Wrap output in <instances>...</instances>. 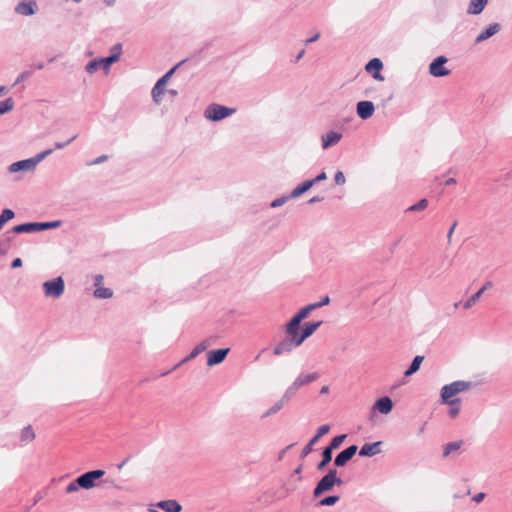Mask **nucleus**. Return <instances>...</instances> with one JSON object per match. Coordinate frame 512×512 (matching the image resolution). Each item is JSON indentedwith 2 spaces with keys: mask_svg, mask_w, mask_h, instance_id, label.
Here are the masks:
<instances>
[{
  "mask_svg": "<svg viewBox=\"0 0 512 512\" xmlns=\"http://www.w3.org/2000/svg\"><path fill=\"white\" fill-rule=\"evenodd\" d=\"M301 321L297 320L296 317H292L290 321L286 324L285 332L287 336L297 338L300 336L299 326Z\"/></svg>",
  "mask_w": 512,
  "mask_h": 512,
  "instance_id": "obj_24",
  "label": "nucleus"
},
{
  "mask_svg": "<svg viewBox=\"0 0 512 512\" xmlns=\"http://www.w3.org/2000/svg\"><path fill=\"white\" fill-rule=\"evenodd\" d=\"M329 302H330V298L328 295H326L321 301H319V303L322 305V307L329 304Z\"/></svg>",
  "mask_w": 512,
  "mask_h": 512,
  "instance_id": "obj_64",
  "label": "nucleus"
},
{
  "mask_svg": "<svg viewBox=\"0 0 512 512\" xmlns=\"http://www.w3.org/2000/svg\"><path fill=\"white\" fill-rule=\"evenodd\" d=\"M457 395V392L455 391V388L454 386L450 383V384H447V385H444L442 388H441V393H440V396H441V401L443 404H447V405H450V406H453V405H460L461 404V400L459 398H454L452 399L453 396Z\"/></svg>",
  "mask_w": 512,
  "mask_h": 512,
  "instance_id": "obj_10",
  "label": "nucleus"
},
{
  "mask_svg": "<svg viewBox=\"0 0 512 512\" xmlns=\"http://www.w3.org/2000/svg\"><path fill=\"white\" fill-rule=\"evenodd\" d=\"M456 226H457V222H454V223L452 224V226L450 227V229H449V231H448V234H447L448 242H450V241H451L452 234H453V232H454V230H455V227H456Z\"/></svg>",
  "mask_w": 512,
  "mask_h": 512,
  "instance_id": "obj_59",
  "label": "nucleus"
},
{
  "mask_svg": "<svg viewBox=\"0 0 512 512\" xmlns=\"http://www.w3.org/2000/svg\"><path fill=\"white\" fill-rule=\"evenodd\" d=\"M184 61L179 62L177 65L172 67L168 72H166L154 85L151 91L152 99L156 104H160L162 100V96L165 92V86L168 82V80L172 77V75L175 73L177 68L183 63Z\"/></svg>",
  "mask_w": 512,
  "mask_h": 512,
  "instance_id": "obj_3",
  "label": "nucleus"
},
{
  "mask_svg": "<svg viewBox=\"0 0 512 512\" xmlns=\"http://www.w3.org/2000/svg\"><path fill=\"white\" fill-rule=\"evenodd\" d=\"M76 138H77V135H74V136H72L70 139H68V140H67V141H65V142H56V143L54 144V149H53V151H54L55 149H63V148H65L67 145H69L71 142H73Z\"/></svg>",
  "mask_w": 512,
  "mask_h": 512,
  "instance_id": "obj_49",
  "label": "nucleus"
},
{
  "mask_svg": "<svg viewBox=\"0 0 512 512\" xmlns=\"http://www.w3.org/2000/svg\"><path fill=\"white\" fill-rule=\"evenodd\" d=\"M31 74H32V73H31L30 71H23V72H21V73L18 75V77H17V79H16V81H15V84H18V83H20V82L25 81L26 79H28V78L31 76Z\"/></svg>",
  "mask_w": 512,
  "mask_h": 512,
  "instance_id": "obj_53",
  "label": "nucleus"
},
{
  "mask_svg": "<svg viewBox=\"0 0 512 512\" xmlns=\"http://www.w3.org/2000/svg\"><path fill=\"white\" fill-rule=\"evenodd\" d=\"M53 153V149H46L38 154H36L34 157L20 160L17 162L12 163L8 167V171L10 173H15L19 171H34L36 166L47 156Z\"/></svg>",
  "mask_w": 512,
  "mask_h": 512,
  "instance_id": "obj_1",
  "label": "nucleus"
},
{
  "mask_svg": "<svg viewBox=\"0 0 512 512\" xmlns=\"http://www.w3.org/2000/svg\"><path fill=\"white\" fill-rule=\"evenodd\" d=\"M342 139V134L336 131H329L322 135V148L328 149L331 146L336 145Z\"/></svg>",
  "mask_w": 512,
  "mask_h": 512,
  "instance_id": "obj_17",
  "label": "nucleus"
},
{
  "mask_svg": "<svg viewBox=\"0 0 512 512\" xmlns=\"http://www.w3.org/2000/svg\"><path fill=\"white\" fill-rule=\"evenodd\" d=\"M501 30V25L499 23L490 24L485 30H483L475 39V43L479 44L490 37L494 36Z\"/></svg>",
  "mask_w": 512,
  "mask_h": 512,
  "instance_id": "obj_16",
  "label": "nucleus"
},
{
  "mask_svg": "<svg viewBox=\"0 0 512 512\" xmlns=\"http://www.w3.org/2000/svg\"><path fill=\"white\" fill-rule=\"evenodd\" d=\"M488 4V0H470L469 6L467 9V14L469 15H479L483 12L486 5Z\"/></svg>",
  "mask_w": 512,
  "mask_h": 512,
  "instance_id": "obj_22",
  "label": "nucleus"
},
{
  "mask_svg": "<svg viewBox=\"0 0 512 512\" xmlns=\"http://www.w3.org/2000/svg\"><path fill=\"white\" fill-rule=\"evenodd\" d=\"M322 321L318 322H307L302 329V332L298 338V342H301V344L304 342L305 339L310 337L321 325Z\"/></svg>",
  "mask_w": 512,
  "mask_h": 512,
  "instance_id": "obj_19",
  "label": "nucleus"
},
{
  "mask_svg": "<svg viewBox=\"0 0 512 512\" xmlns=\"http://www.w3.org/2000/svg\"><path fill=\"white\" fill-rule=\"evenodd\" d=\"M320 38V33L317 32L314 36H312L311 38H308L305 40V44L308 45L310 43H313L315 41H317L318 39Z\"/></svg>",
  "mask_w": 512,
  "mask_h": 512,
  "instance_id": "obj_58",
  "label": "nucleus"
},
{
  "mask_svg": "<svg viewBox=\"0 0 512 512\" xmlns=\"http://www.w3.org/2000/svg\"><path fill=\"white\" fill-rule=\"evenodd\" d=\"M61 223L62 222L60 220L50 222H36L37 232L58 228Z\"/></svg>",
  "mask_w": 512,
  "mask_h": 512,
  "instance_id": "obj_31",
  "label": "nucleus"
},
{
  "mask_svg": "<svg viewBox=\"0 0 512 512\" xmlns=\"http://www.w3.org/2000/svg\"><path fill=\"white\" fill-rule=\"evenodd\" d=\"M460 412V405H453L451 406V408L449 409V415L450 417L452 418H455Z\"/></svg>",
  "mask_w": 512,
  "mask_h": 512,
  "instance_id": "obj_55",
  "label": "nucleus"
},
{
  "mask_svg": "<svg viewBox=\"0 0 512 512\" xmlns=\"http://www.w3.org/2000/svg\"><path fill=\"white\" fill-rule=\"evenodd\" d=\"M383 68V63L379 58H373L371 59L365 66V70L369 73H372V77L375 80L383 81L384 77L380 73L381 69Z\"/></svg>",
  "mask_w": 512,
  "mask_h": 512,
  "instance_id": "obj_13",
  "label": "nucleus"
},
{
  "mask_svg": "<svg viewBox=\"0 0 512 512\" xmlns=\"http://www.w3.org/2000/svg\"><path fill=\"white\" fill-rule=\"evenodd\" d=\"M330 431V426L328 424L322 425L317 429L316 435L312 438V442H317L322 436L327 434Z\"/></svg>",
  "mask_w": 512,
  "mask_h": 512,
  "instance_id": "obj_44",
  "label": "nucleus"
},
{
  "mask_svg": "<svg viewBox=\"0 0 512 512\" xmlns=\"http://www.w3.org/2000/svg\"><path fill=\"white\" fill-rule=\"evenodd\" d=\"M15 217V213L13 210L6 208L3 209L0 214V224L3 226L7 221L13 219Z\"/></svg>",
  "mask_w": 512,
  "mask_h": 512,
  "instance_id": "obj_40",
  "label": "nucleus"
},
{
  "mask_svg": "<svg viewBox=\"0 0 512 512\" xmlns=\"http://www.w3.org/2000/svg\"><path fill=\"white\" fill-rule=\"evenodd\" d=\"M428 206V200L423 198L418 201L416 204L411 205L406 209V212H417L426 209Z\"/></svg>",
  "mask_w": 512,
  "mask_h": 512,
  "instance_id": "obj_37",
  "label": "nucleus"
},
{
  "mask_svg": "<svg viewBox=\"0 0 512 512\" xmlns=\"http://www.w3.org/2000/svg\"><path fill=\"white\" fill-rule=\"evenodd\" d=\"M447 62V57L438 56L430 63L429 73L434 77L448 76L451 73V71L444 66Z\"/></svg>",
  "mask_w": 512,
  "mask_h": 512,
  "instance_id": "obj_7",
  "label": "nucleus"
},
{
  "mask_svg": "<svg viewBox=\"0 0 512 512\" xmlns=\"http://www.w3.org/2000/svg\"><path fill=\"white\" fill-rule=\"evenodd\" d=\"M316 442H312V439L305 445V447L302 449L300 457L305 458L307 457L312 451H313V445Z\"/></svg>",
  "mask_w": 512,
  "mask_h": 512,
  "instance_id": "obj_48",
  "label": "nucleus"
},
{
  "mask_svg": "<svg viewBox=\"0 0 512 512\" xmlns=\"http://www.w3.org/2000/svg\"><path fill=\"white\" fill-rule=\"evenodd\" d=\"M483 289H479L476 293H474L470 298H468L464 304V309H470L482 296Z\"/></svg>",
  "mask_w": 512,
  "mask_h": 512,
  "instance_id": "obj_35",
  "label": "nucleus"
},
{
  "mask_svg": "<svg viewBox=\"0 0 512 512\" xmlns=\"http://www.w3.org/2000/svg\"><path fill=\"white\" fill-rule=\"evenodd\" d=\"M212 343H213V339L212 338H207V339H204L203 341H201L199 344H197L192 349V351L180 363H178L177 365H175L173 367V370L177 369L182 364H184V363H186L188 361H191L194 358H196L200 353L204 352L209 346H211Z\"/></svg>",
  "mask_w": 512,
  "mask_h": 512,
  "instance_id": "obj_9",
  "label": "nucleus"
},
{
  "mask_svg": "<svg viewBox=\"0 0 512 512\" xmlns=\"http://www.w3.org/2000/svg\"><path fill=\"white\" fill-rule=\"evenodd\" d=\"M356 111L361 119L366 120L373 115L375 106L371 101H360L357 103Z\"/></svg>",
  "mask_w": 512,
  "mask_h": 512,
  "instance_id": "obj_14",
  "label": "nucleus"
},
{
  "mask_svg": "<svg viewBox=\"0 0 512 512\" xmlns=\"http://www.w3.org/2000/svg\"><path fill=\"white\" fill-rule=\"evenodd\" d=\"M113 292L110 288L97 287L94 291V296L99 299H108L112 297Z\"/></svg>",
  "mask_w": 512,
  "mask_h": 512,
  "instance_id": "obj_33",
  "label": "nucleus"
},
{
  "mask_svg": "<svg viewBox=\"0 0 512 512\" xmlns=\"http://www.w3.org/2000/svg\"><path fill=\"white\" fill-rule=\"evenodd\" d=\"M381 445V442L378 441V442H374V443H370V444H364L360 451H359V455L361 457H372V456H375L377 454L380 453V448L379 446Z\"/></svg>",
  "mask_w": 512,
  "mask_h": 512,
  "instance_id": "obj_20",
  "label": "nucleus"
},
{
  "mask_svg": "<svg viewBox=\"0 0 512 512\" xmlns=\"http://www.w3.org/2000/svg\"><path fill=\"white\" fill-rule=\"evenodd\" d=\"M485 497V494L484 493H478L476 494L474 497H473V501L479 503L481 502Z\"/></svg>",
  "mask_w": 512,
  "mask_h": 512,
  "instance_id": "obj_60",
  "label": "nucleus"
},
{
  "mask_svg": "<svg viewBox=\"0 0 512 512\" xmlns=\"http://www.w3.org/2000/svg\"><path fill=\"white\" fill-rule=\"evenodd\" d=\"M14 108V100L12 98H7L4 101L0 102V114H5L13 110Z\"/></svg>",
  "mask_w": 512,
  "mask_h": 512,
  "instance_id": "obj_38",
  "label": "nucleus"
},
{
  "mask_svg": "<svg viewBox=\"0 0 512 512\" xmlns=\"http://www.w3.org/2000/svg\"><path fill=\"white\" fill-rule=\"evenodd\" d=\"M22 263H23V262H22L21 258H16V259H14V260L12 261V263H11V267H12L13 269L20 268V267L22 266Z\"/></svg>",
  "mask_w": 512,
  "mask_h": 512,
  "instance_id": "obj_57",
  "label": "nucleus"
},
{
  "mask_svg": "<svg viewBox=\"0 0 512 512\" xmlns=\"http://www.w3.org/2000/svg\"><path fill=\"white\" fill-rule=\"evenodd\" d=\"M299 388L292 383L284 392L281 399L287 404L289 401L292 400V398L297 394V391Z\"/></svg>",
  "mask_w": 512,
  "mask_h": 512,
  "instance_id": "obj_32",
  "label": "nucleus"
},
{
  "mask_svg": "<svg viewBox=\"0 0 512 512\" xmlns=\"http://www.w3.org/2000/svg\"><path fill=\"white\" fill-rule=\"evenodd\" d=\"M286 403L280 398L277 402L274 403L265 413L262 414L261 418L265 419L270 417L273 414H276L280 411Z\"/></svg>",
  "mask_w": 512,
  "mask_h": 512,
  "instance_id": "obj_29",
  "label": "nucleus"
},
{
  "mask_svg": "<svg viewBox=\"0 0 512 512\" xmlns=\"http://www.w3.org/2000/svg\"><path fill=\"white\" fill-rule=\"evenodd\" d=\"M332 460V452L326 447L322 451V460L317 464V469L322 471Z\"/></svg>",
  "mask_w": 512,
  "mask_h": 512,
  "instance_id": "obj_27",
  "label": "nucleus"
},
{
  "mask_svg": "<svg viewBox=\"0 0 512 512\" xmlns=\"http://www.w3.org/2000/svg\"><path fill=\"white\" fill-rule=\"evenodd\" d=\"M493 286V283L491 281H487L480 289H483V293L491 288Z\"/></svg>",
  "mask_w": 512,
  "mask_h": 512,
  "instance_id": "obj_62",
  "label": "nucleus"
},
{
  "mask_svg": "<svg viewBox=\"0 0 512 512\" xmlns=\"http://www.w3.org/2000/svg\"><path fill=\"white\" fill-rule=\"evenodd\" d=\"M13 240V237L7 236V238L0 242V254L4 255L9 249V243Z\"/></svg>",
  "mask_w": 512,
  "mask_h": 512,
  "instance_id": "obj_47",
  "label": "nucleus"
},
{
  "mask_svg": "<svg viewBox=\"0 0 512 512\" xmlns=\"http://www.w3.org/2000/svg\"><path fill=\"white\" fill-rule=\"evenodd\" d=\"M65 290V283L61 276L43 283V291L46 297L58 299Z\"/></svg>",
  "mask_w": 512,
  "mask_h": 512,
  "instance_id": "obj_5",
  "label": "nucleus"
},
{
  "mask_svg": "<svg viewBox=\"0 0 512 512\" xmlns=\"http://www.w3.org/2000/svg\"><path fill=\"white\" fill-rule=\"evenodd\" d=\"M99 68H102L101 67V62H100V59H94L92 61H90L87 65H86V71L89 73V74H93L94 72H96Z\"/></svg>",
  "mask_w": 512,
  "mask_h": 512,
  "instance_id": "obj_43",
  "label": "nucleus"
},
{
  "mask_svg": "<svg viewBox=\"0 0 512 512\" xmlns=\"http://www.w3.org/2000/svg\"><path fill=\"white\" fill-rule=\"evenodd\" d=\"M104 474L105 471L100 469L88 471L77 477V485L86 490L91 489L97 485L96 480L104 476Z\"/></svg>",
  "mask_w": 512,
  "mask_h": 512,
  "instance_id": "obj_6",
  "label": "nucleus"
},
{
  "mask_svg": "<svg viewBox=\"0 0 512 512\" xmlns=\"http://www.w3.org/2000/svg\"><path fill=\"white\" fill-rule=\"evenodd\" d=\"M292 197H289V195L287 196H282V197H279V198H276L275 200H273L270 204V206L272 208H278L282 205H284L289 199H291Z\"/></svg>",
  "mask_w": 512,
  "mask_h": 512,
  "instance_id": "obj_46",
  "label": "nucleus"
},
{
  "mask_svg": "<svg viewBox=\"0 0 512 512\" xmlns=\"http://www.w3.org/2000/svg\"><path fill=\"white\" fill-rule=\"evenodd\" d=\"M235 112V108H229L220 104L213 103L206 108L204 116L212 121H220L226 117L231 116Z\"/></svg>",
  "mask_w": 512,
  "mask_h": 512,
  "instance_id": "obj_4",
  "label": "nucleus"
},
{
  "mask_svg": "<svg viewBox=\"0 0 512 512\" xmlns=\"http://www.w3.org/2000/svg\"><path fill=\"white\" fill-rule=\"evenodd\" d=\"M308 306L310 307L311 311L322 307V305L319 302L309 304Z\"/></svg>",
  "mask_w": 512,
  "mask_h": 512,
  "instance_id": "obj_63",
  "label": "nucleus"
},
{
  "mask_svg": "<svg viewBox=\"0 0 512 512\" xmlns=\"http://www.w3.org/2000/svg\"><path fill=\"white\" fill-rule=\"evenodd\" d=\"M156 507L164 510L165 512H181V504L173 499L162 500L156 503Z\"/></svg>",
  "mask_w": 512,
  "mask_h": 512,
  "instance_id": "obj_18",
  "label": "nucleus"
},
{
  "mask_svg": "<svg viewBox=\"0 0 512 512\" xmlns=\"http://www.w3.org/2000/svg\"><path fill=\"white\" fill-rule=\"evenodd\" d=\"M100 62H101V67L105 70V71H108L110 66L117 62V57L116 56H108V57H105V58H101L100 59Z\"/></svg>",
  "mask_w": 512,
  "mask_h": 512,
  "instance_id": "obj_42",
  "label": "nucleus"
},
{
  "mask_svg": "<svg viewBox=\"0 0 512 512\" xmlns=\"http://www.w3.org/2000/svg\"><path fill=\"white\" fill-rule=\"evenodd\" d=\"M35 439V433L31 426L25 427L21 432L22 442H31Z\"/></svg>",
  "mask_w": 512,
  "mask_h": 512,
  "instance_id": "obj_36",
  "label": "nucleus"
},
{
  "mask_svg": "<svg viewBox=\"0 0 512 512\" xmlns=\"http://www.w3.org/2000/svg\"><path fill=\"white\" fill-rule=\"evenodd\" d=\"M230 349L222 348L217 350H211L207 353V365L215 366L222 363L227 357Z\"/></svg>",
  "mask_w": 512,
  "mask_h": 512,
  "instance_id": "obj_12",
  "label": "nucleus"
},
{
  "mask_svg": "<svg viewBox=\"0 0 512 512\" xmlns=\"http://www.w3.org/2000/svg\"><path fill=\"white\" fill-rule=\"evenodd\" d=\"M374 407L382 414H388L392 411L393 403L388 396H384L375 402Z\"/></svg>",
  "mask_w": 512,
  "mask_h": 512,
  "instance_id": "obj_23",
  "label": "nucleus"
},
{
  "mask_svg": "<svg viewBox=\"0 0 512 512\" xmlns=\"http://www.w3.org/2000/svg\"><path fill=\"white\" fill-rule=\"evenodd\" d=\"M423 359H424L423 356H420V355L415 356L412 363L410 364L408 369L405 371L404 375L410 376V375L414 374L415 372H417L420 368V365H421Z\"/></svg>",
  "mask_w": 512,
  "mask_h": 512,
  "instance_id": "obj_28",
  "label": "nucleus"
},
{
  "mask_svg": "<svg viewBox=\"0 0 512 512\" xmlns=\"http://www.w3.org/2000/svg\"><path fill=\"white\" fill-rule=\"evenodd\" d=\"M319 378V374L317 372L309 373V374H300L293 383L298 387L305 386L311 382L316 381Z\"/></svg>",
  "mask_w": 512,
  "mask_h": 512,
  "instance_id": "obj_25",
  "label": "nucleus"
},
{
  "mask_svg": "<svg viewBox=\"0 0 512 512\" xmlns=\"http://www.w3.org/2000/svg\"><path fill=\"white\" fill-rule=\"evenodd\" d=\"M463 441H454L446 444L443 449V457L449 456L452 452H455L461 448Z\"/></svg>",
  "mask_w": 512,
  "mask_h": 512,
  "instance_id": "obj_30",
  "label": "nucleus"
},
{
  "mask_svg": "<svg viewBox=\"0 0 512 512\" xmlns=\"http://www.w3.org/2000/svg\"><path fill=\"white\" fill-rule=\"evenodd\" d=\"M358 447L356 445H351L341 451L334 459V465L336 467H343L346 465L348 461L352 459V457L356 454Z\"/></svg>",
  "mask_w": 512,
  "mask_h": 512,
  "instance_id": "obj_11",
  "label": "nucleus"
},
{
  "mask_svg": "<svg viewBox=\"0 0 512 512\" xmlns=\"http://www.w3.org/2000/svg\"><path fill=\"white\" fill-rule=\"evenodd\" d=\"M338 501H339V496L331 495V496H327V497H324L323 499H321L319 501V505L320 506H332V505L336 504Z\"/></svg>",
  "mask_w": 512,
  "mask_h": 512,
  "instance_id": "obj_41",
  "label": "nucleus"
},
{
  "mask_svg": "<svg viewBox=\"0 0 512 512\" xmlns=\"http://www.w3.org/2000/svg\"><path fill=\"white\" fill-rule=\"evenodd\" d=\"M343 484V480L337 477V470L330 469L326 475H324L317 483L313 495L319 497L324 492L330 491L334 485L340 486Z\"/></svg>",
  "mask_w": 512,
  "mask_h": 512,
  "instance_id": "obj_2",
  "label": "nucleus"
},
{
  "mask_svg": "<svg viewBox=\"0 0 512 512\" xmlns=\"http://www.w3.org/2000/svg\"><path fill=\"white\" fill-rule=\"evenodd\" d=\"M79 488H81V487H80V485H77V478H76L74 481H72L71 483H69L67 485L66 493H74V492L78 491Z\"/></svg>",
  "mask_w": 512,
  "mask_h": 512,
  "instance_id": "obj_52",
  "label": "nucleus"
},
{
  "mask_svg": "<svg viewBox=\"0 0 512 512\" xmlns=\"http://www.w3.org/2000/svg\"><path fill=\"white\" fill-rule=\"evenodd\" d=\"M311 312V309L310 307L307 305L305 307H303L302 309H300L295 315L294 317H296L297 320L299 321H302L303 319H305L309 313Z\"/></svg>",
  "mask_w": 512,
  "mask_h": 512,
  "instance_id": "obj_45",
  "label": "nucleus"
},
{
  "mask_svg": "<svg viewBox=\"0 0 512 512\" xmlns=\"http://www.w3.org/2000/svg\"><path fill=\"white\" fill-rule=\"evenodd\" d=\"M311 187H313L312 181L306 180V181L302 182L301 184H299L296 188H294L291 191V193L289 194V197L297 198V197L301 196L303 193H305L306 191H308Z\"/></svg>",
  "mask_w": 512,
  "mask_h": 512,
  "instance_id": "obj_26",
  "label": "nucleus"
},
{
  "mask_svg": "<svg viewBox=\"0 0 512 512\" xmlns=\"http://www.w3.org/2000/svg\"><path fill=\"white\" fill-rule=\"evenodd\" d=\"M322 200H323V197H321V196H314V197H312V198L308 201V203H309V204H314V203H317V202H321Z\"/></svg>",
  "mask_w": 512,
  "mask_h": 512,
  "instance_id": "obj_61",
  "label": "nucleus"
},
{
  "mask_svg": "<svg viewBox=\"0 0 512 512\" xmlns=\"http://www.w3.org/2000/svg\"><path fill=\"white\" fill-rule=\"evenodd\" d=\"M327 175L325 172H321L318 176H316L313 179H310L312 181V185L314 186L316 183L326 180Z\"/></svg>",
  "mask_w": 512,
  "mask_h": 512,
  "instance_id": "obj_54",
  "label": "nucleus"
},
{
  "mask_svg": "<svg viewBox=\"0 0 512 512\" xmlns=\"http://www.w3.org/2000/svg\"><path fill=\"white\" fill-rule=\"evenodd\" d=\"M334 181L337 185H343L346 182V178L341 171H337L334 176Z\"/></svg>",
  "mask_w": 512,
  "mask_h": 512,
  "instance_id": "obj_51",
  "label": "nucleus"
},
{
  "mask_svg": "<svg viewBox=\"0 0 512 512\" xmlns=\"http://www.w3.org/2000/svg\"><path fill=\"white\" fill-rule=\"evenodd\" d=\"M107 159H108L107 155H101V156L97 157L95 160H93L91 162V164H93V165L100 164V163L106 161Z\"/></svg>",
  "mask_w": 512,
  "mask_h": 512,
  "instance_id": "obj_56",
  "label": "nucleus"
},
{
  "mask_svg": "<svg viewBox=\"0 0 512 512\" xmlns=\"http://www.w3.org/2000/svg\"><path fill=\"white\" fill-rule=\"evenodd\" d=\"M457 394L464 392L472 387V383L469 381L458 380L451 383Z\"/></svg>",
  "mask_w": 512,
  "mask_h": 512,
  "instance_id": "obj_34",
  "label": "nucleus"
},
{
  "mask_svg": "<svg viewBox=\"0 0 512 512\" xmlns=\"http://www.w3.org/2000/svg\"><path fill=\"white\" fill-rule=\"evenodd\" d=\"M121 53H122V46L120 43L115 44L111 48V56H116L117 61L120 59Z\"/></svg>",
  "mask_w": 512,
  "mask_h": 512,
  "instance_id": "obj_50",
  "label": "nucleus"
},
{
  "mask_svg": "<svg viewBox=\"0 0 512 512\" xmlns=\"http://www.w3.org/2000/svg\"><path fill=\"white\" fill-rule=\"evenodd\" d=\"M301 345V342H298V338H293L287 336L282 339L273 349V354L275 356H280L282 354L290 353L294 348Z\"/></svg>",
  "mask_w": 512,
  "mask_h": 512,
  "instance_id": "obj_8",
  "label": "nucleus"
},
{
  "mask_svg": "<svg viewBox=\"0 0 512 512\" xmlns=\"http://www.w3.org/2000/svg\"><path fill=\"white\" fill-rule=\"evenodd\" d=\"M345 439L346 434L336 436L331 440L330 444L326 448L331 450V452L333 453V450L337 449Z\"/></svg>",
  "mask_w": 512,
  "mask_h": 512,
  "instance_id": "obj_39",
  "label": "nucleus"
},
{
  "mask_svg": "<svg viewBox=\"0 0 512 512\" xmlns=\"http://www.w3.org/2000/svg\"><path fill=\"white\" fill-rule=\"evenodd\" d=\"M37 10V3L36 1L32 0L29 2H20L15 7V12L19 15L23 16H31L36 13Z\"/></svg>",
  "mask_w": 512,
  "mask_h": 512,
  "instance_id": "obj_15",
  "label": "nucleus"
},
{
  "mask_svg": "<svg viewBox=\"0 0 512 512\" xmlns=\"http://www.w3.org/2000/svg\"><path fill=\"white\" fill-rule=\"evenodd\" d=\"M37 232L36 222H28L14 226L10 231L6 232V235L10 233H34Z\"/></svg>",
  "mask_w": 512,
  "mask_h": 512,
  "instance_id": "obj_21",
  "label": "nucleus"
}]
</instances>
